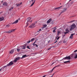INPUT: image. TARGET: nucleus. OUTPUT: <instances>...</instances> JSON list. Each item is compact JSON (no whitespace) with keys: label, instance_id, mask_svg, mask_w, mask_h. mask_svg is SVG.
Wrapping results in <instances>:
<instances>
[{"label":"nucleus","instance_id":"20e7f679","mask_svg":"<svg viewBox=\"0 0 77 77\" xmlns=\"http://www.w3.org/2000/svg\"><path fill=\"white\" fill-rule=\"evenodd\" d=\"M35 23H33L32 25L29 26V27L30 28H33L35 27Z\"/></svg>","mask_w":77,"mask_h":77},{"label":"nucleus","instance_id":"a19ab883","mask_svg":"<svg viewBox=\"0 0 77 77\" xmlns=\"http://www.w3.org/2000/svg\"><path fill=\"white\" fill-rule=\"evenodd\" d=\"M77 50L75 51L74 52V53H76V52H77Z\"/></svg>","mask_w":77,"mask_h":77},{"label":"nucleus","instance_id":"6ab92c4d","mask_svg":"<svg viewBox=\"0 0 77 77\" xmlns=\"http://www.w3.org/2000/svg\"><path fill=\"white\" fill-rule=\"evenodd\" d=\"M30 20H31V18L30 17H29L27 19V22H29L30 21Z\"/></svg>","mask_w":77,"mask_h":77},{"label":"nucleus","instance_id":"58836bf2","mask_svg":"<svg viewBox=\"0 0 77 77\" xmlns=\"http://www.w3.org/2000/svg\"><path fill=\"white\" fill-rule=\"evenodd\" d=\"M30 41H28V42H28V43H30Z\"/></svg>","mask_w":77,"mask_h":77},{"label":"nucleus","instance_id":"79ce46f5","mask_svg":"<svg viewBox=\"0 0 77 77\" xmlns=\"http://www.w3.org/2000/svg\"><path fill=\"white\" fill-rule=\"evenodd\" d=\"M13 31V32H14V31H15V30H16V29H12Z\"/></svg>","mask_w":77,"mask_h":77},{"label":"nucleus","instance_id":"dca6fc26","mask_svg":"<svg viewBox=\"0 0 77 77\" xmlns=\"http://www.w3.org/2000/svg\"><path fill=\"white\" fill-rule=\"evenodd\" d=\"M52 20V19H49L47 21V23H50L51 21Z\"/></svg>","mask_w":77,"mask_h":77},{"label":"nucleus","instance_id":"393cba45","mask_svg":"<svg viewBox=\"0 0 77 77\" xmlns=\"http://www.w3.org/2000/svg\"><path fill=\"white\" fill-rule=\"evenodd\" d=\"M43 27H44V28H45V27H47V24L44 25L43 26Z\"/></svg>","mask_w":77,"mask_h":77},{"label":"nucleus","instance_id":"f3484780","mask_svg":"<svg viewBox=\"0 0 77 77\" xmlns=\"http://www.w3.org/2000/svg\"><path fill=\"white\" fill-rule=\"evenodd\" d=\"M3 6H7V3H6V2H4L3 4Z\"/></svg>","mask_w":77,"mask_h":77},{"label":"nucleus","instance_id":"bf43d9fd","mask_svg":"<svg viewBox=\"0 0 77 77\" xmlns=\"http://www.w3.org/2000/svg\"><path fill=\"white\" fill-rule=\"evenodd\" d=\"M57 38V37H56V38Z\"/></svg>","mask_w":77,"mask_h":77},{"label":"nucleus","instance_id":"1a4fd4ad","mask_svg":"<svg viewBox=\"0 0 77 77\" xmlns=\"http://www.w3.org/2000/svg\"><path fill=\"white\" fill-rule=\"evenodd\" d=\"M5 68H6V66H4L3 67H2L0 69V71H1L2 70H3V69H4Z\"/></svg>","mask_w":77,"mask_h":77},{"label":"nucleus","instance_id":"c9c22d12","mask_svg":"<svg viewBox=\"0 0 77 77\" xmlns=\"http://www.w3.org/2000/svg\"><path fill=\"white\" fill-rule=\"evenodd\" d=\"M10 26L9 25H6V27H10Z\"/></svg>","mask_w":77,"mask_h":77},{"label":"nucleus","instance_id":"2eb2a0df","mask_svg":"<svg viewBox=\"0 0 77 77\" xmlns=\"http://www.w3.org/2000/svg\"><path fill=\"white\" fill-rule=\"evenodd\" d=\"M74 58L76 59L77 58V54H75L74 55Z\"/></svg>","mask_w":77,"mask_h":77},{"label":"nucleus","instance_id":"49530a36","mask_svg":"<svg viewBox=\"0 0 77 77\" xmlns=\"http://www.w3.org/2000/svg\"><path fill=\"white\" fill-rule=\"evenodd\" d=\"M44 28H45L43 26V27L42 28V30H43V29H44Z\"/></svg>","mask_w":77,"mask_h":77},{"label":"nucleus","instance_id":"5fc2aeb1","mask_svg":"<svg viewBox=\"0 0 77 77\" xmlns=\"http://www.w3.org/2000/svg\"><path fill=\"white\" fill-rule=\"evenodd\" d=\"M54 64V63H52V64L51 65H53Z\"/></svg>","mask_w":77,"mask_h":77},{"label":"nucleus","instance_id":"4d7b16f0","mask_svg":"<svg viewBox=\"0 0 77 77\" xmlns=\"http://www.w3.org/2000/svg\"><path fill=\"white\" fill-rule=\"evenodd\" d=\"M60 43V42H59L58 43V44H59Z\"/></svg>","mask_w":77,"mask_h":77},{"label":"nucleus","instance_id":"4be33fe9","mask_svg":"<svg viewBox=\"0 0 77 77\" xmlns=\"http://www.w3.org/2000/svg\"><path fill=\"white\" fill-rule=\"evenodd\" d=\"M4 33H11V31H8L4 32Z\"/></svg>","mask_w":77,"mask_h":77},{"label":"nucleus","instance_id":"ea45409f","mask_svg":"<svg viewBox=\"0 0 77 77\" xmlns=\"http://www.w3.org/2000/svg\"><path fill=\"white\" fill-rule=\"evenodd\" d=\"M77 50L75 51L74 52V53H76V52H77Z\"/></svg>","mask_w":77,"mask_h":77},{"label":"nucleus","instance_id":"3c124183","mask_svg":"<svg viewBox=\"0 0 77 77\" xmlns=\"http://www.w3.org/2000/svg\"><path fill=\"white\" fill-rule=\"evenodd\" d=\"M45 76H46V75H44L43 76V77H45Z\"/></svg>","mask_w":77,"mask_h":77},{"label":"nucleus","instance_id":"603ef678","mask_svg":"<svg viewBox=\"0 0 77 77\" xmlns=\"http://www.w3.org/2000/svg\"><path fill=\"white\" fill-rule=\"evenodd\" d=\"M36 46L37 47H38V45H36Z\"/></svg>","mask_w":77,"mask_h":77},{"label":"nucleus","instance_id":"f8f14e48","mask_svg":"<svg viewBox=\"0 0 77 77\" xmlns=\"http://www.w3.org/2000/svg\"><path fill=\"white\" fill-rule=\"evenodd\" d=\"M18 20H16L14 22H13L12 23V24H17V23H18Z\"/></svg>","mask_w":77,"mask_h":77},{"label":"nucleus","instance_id":"cd10ccee","mask_svg":"<svg viewBox=\"0 0 77 77\" xmlns=\"http://www.w3.org/2000/svg\"><path fill=\"white\" fill-rule=\"evenodd\" d=\"M60 66V65H57L56 66H55L54 67V68L55 69V68H56V67H58V66Z\"/></svg>","mask_w":77,"mask_h":77},{"label":"nucleus","instance_id":"864d4df0","mask_svg":"<svg viewBox=\"0 0 77 77\" xmlns=\"http://www.w3.org/2000/svg\"><path fill=\"white\" fill-rule=\"evenodd\" d=\"M56 29H57V28H55V29H54V30H56Z\"/></svg>","mask_w":77,"mask_h":77},{"label":"nucleus","instance_id":"a18cd8bd","mask_svg":"<svg viewBox=\"0 0 77 77\" xmlns=\"http://www.w3.org/2000/svg\"><path fill=\"white\" fill-rule=\"evenodd\" d=\"M51 48H49L48 49V50H50V49H51Z\"/></svg>","mask_w":77,"mask_h":77},{"label":"nucleus","instance_id":"4468645a","mask_svg":"<svg viewBox=\"0 0 77 77\" xmlns=\"http://www.w3.org/2000/svg\"><path fill=\"white\" fill-rule=\"evenodd\" d=\"M14 49H13L11 50V51L10 52V54H12V53H14Z\"/></svg>","mask_w":77,"mask_h":77},{"label":"nucleus","instance_id":"e433bc0d","mask_svg":"<svg viewBox=\"0 0 77 77\" xmlns=\"http://www.w3.org/2000/svg\"><path fill=\"white\" fill-rule=\"evenodd\" d=\"M64 59V58H63V59L61 60H60V61H62V60H65V59Z\"/></svg>","mask_w":77,"mask_h":77},{"label":"nucleus","instance_id":"bb28decb","mask_svg":"<svg viewBox=\"0 0 77 77\" xmlns=\"http://www.w3.org/2000/svg\"><path fill=\"white\" fill-rule=\"evenodd\" d=\"M74 20H72L71 21L69 22H68V23H73V22H74Z\"/></svg>","mask_w":77,"mask_h":77},{"label":"nucleus","instance_id":"de8ad7c7","mask_svg":"<svg viewBox=\"0 0 77 77\" xmlns=\"http://www.w3.org/2000/svg\"><path fill=\"white\" fill-rule=\"evenodd\" d=\"M38 41V39H37L35 41V42H36Z\"/></svg>","mask_w":77,"mask_h":77},{"label":"nucleus","instance_id":"412c9836","mask_svg":"<svg viewBox=\"0 0 77 77\" xmlns=\"http://www.w3.org/2000/svg\"><path fill=\"white\" fill-rule=\"evenodd\" d=\"M21 4H22V2H21L19 4H17V6H20V5H21Z\"/></svg>","mask_w":77,"mask_h":77},{"label":"nucleus","instance_id":"6e6d98bb","mask_svg":"<svg viewBox=\"0 0 77 77\" xmlns=\"http://www.w3.org/2000/svg\"><path fill=\"white\" fill-rule=\"evenodd\" d=\"M55 29V28H52V29Z\"/></svg>","mask_w":77,"mask_h":77},{"label":"nucleus","instance_id":"f257e3e1","mask_svg":"<svg viewBox=\"0 0 77 77\" xmlns=\"http://www.w3.org/2000/svg\"><path fill=\"white\" fill-rule=\"evenodd\" d=\"M75 28V24H73L72 25L70 29V31H72L73 29H74Z\"/></svg>","mask_w":77,"mask_h":77},{"label":"nucleus","instance_id":"13d9d810","mask_svg":"<svg viewBox=\"0 0 77 77\" xmlns=\"http://www.w3.org/2000/svg\"><path fill=\"white\" fill-rule=\"evenodd\" d=\"M20 18L19 19V20H20Z\"/></svg>","mask_w":77,"mask_h":77},{"label":"nucleus","instance_id":"c756f323","mask_svg":"<svg viewBox=\"0 0 77 77\" xmlns=\"http://www.w3.org/2000/svg\"><path fill=\"white\" fill-rule=\"evenodd\" d=\"M17 50L18 52H19L20 51V49L17 48Z\"/></svg>","mask_w":77,"mask_h":77},{"label":"nucleus","instance_id":"6e6552de","mask_svg":"<svg viewBox=\"0 0 77 77\" xmlns=\"http://www.w3.org/2000/svg\"><path fill=\"white\" fill-rule=\"evenodd\" d=\"M32 4H31V6H32L33 5H34V3H35V0H32Z\"/></svg>","mask_w":77,"mask_h":77},{"label":"nucleus","instance_id":"0eeeda50","mask_svg":"<svg viewBox=\"0 0 77 77\" xmlns=\"http://www.w3.org/2000/svg\"><path fill=\"white\" fill-rule=\"evenodd\" d=\"M61 8H62V6H61V7H59L55 8L54 10H59L61 9Z\"/></svg>","mask_w":77,"mask_h":77},{"label":"nucleus","instance_id":"c03bdc74","mask_svg":"<svg viewBox=\"0 0 77 77\" xmlns=\"http://www.w3.org/2000/svg\"><path fill=\"white\" fill-rule=\"evenodd\" d=\"M35 42H35V41L34 43L33 44V45H35Z\"/></svg>","mask_w":77,"mask_h":77},{"label":"nucleus","instance_id":"052dcab7","mask_svg":"<svg viewBox=\"0 0 77 77\" xmlns=\"http://www.w3.org/2000/svg\"><path fill=\"white\" fill-rule=\"evenodd\" d=\"M56 27H54L55 28H56Z\"/></svg>","mask_w":77,"mask_h":77},{"label":"nucleus","instance_id":"b1692460","mask_svg":"<svg viewBox=\"0 0 77 77\" xmlns=\"http://www.w3.org/2000/svg\"><path fill=\"white\" fill-rule=\"evenodd\" d=\"M54 68L52 69L51 70V71H50L49 72L50 73H51V72H53V70H54Z\"/></svg>","mask_w":77,"mask_h":77},{"label":"nucleus","instance_id":"09e8293b","mask_svg":"<svg viewBox=\"0 0 77 77\" xmlns=\"http://www.w3.org/2000/svg\"><path fill=\"white\" fill-rule=\"evenodd\" d=\"M57 42V40H56V42H55V43H56V42Z\"/></svg>","mask_w":77,"mask_h":77},{"label":"nucleus","instance_id":"72a5a7b5","mask_svg":"<svg viewBox=\"0 0 77 77\" xmlns=\"http://www.w3.org/2000/svg\"><path fill=\"white\" fill-rule=\"evenodd\" d=\"M64 33L65 35H66V33H68V32H64Z\"/></svg>","mask_w":77,"mask_h":77},{"label":"nucleus","instance_id":"c85d7f7f","mask_svg":"<svg viewBox=\"0 0 77 77\" xmlns=\"http://www.w3.org/2000/svg\"><path fill=\"white\" fill-rule=\"evenodd\" d=\"M41 31H42V30L41 29H39L37 32L38 33L39 32H41Z\"/></svg>","mask_w":77,"mask_h":77},{"label":"nucleus","instance_id":"a211bd4d","mask_svg":"<svg viewBox=\"0 0 77 77\" xmlns=\"http://www.w3.org/2000/svg\"><path fill=\"white\" fill-rule=\"evenodd\" d=\"M27 55H25L22 56V57L21 58V59H22L23 58H24V57H27Z\"/></svg>","mask_w":77,"mask_h":77},{"label":"nucleus","instance_id":"f704fd0d","mask_svg":"<svg viewBox=\"0 0 77 77\" xmlns=\"http://www.w3.org/2000/svg\"><path fill=\"white\" fill-rule=\"evenodd\" d=\"M27 48H28V49H29L30 50V48H29V46H27Z\"/></svg>","mask_w":77,"mask_h":77},{"label":"nucleus","instance_id":"aec40b11","mask_svg":"<svg viewBox=\"0 0 77 77\" xmlns=\"http://www.w3.org/2000/svg\"><path fill=\"white\" fill-rule=\"evenodd\" d=\"M57 35H59V34H60L61 33V32L60 31H57Z\"/></svg>","mask_w":77,"mask_h":77},{"label":"nucleus","instance_id":"39448f33","mask_svg":"<svg viewBox=\"0 0 77 77\" xmlns=\"http://www.w3.org/2000/svg\"><path fill=\"white\" fill-rule=\"evenodd\" d=\"M20 58H21L20 57H18L16 58V59L13 61V62H16L18 60H19Z\"/></svg>","mask_w":77,"mask_h":77},{"label":"nucleus","instance_id":"473e14b6","mask_svg":"<svg viewBox=\"0 0 77 77\" xmlns=\"http://www.w3.org/2000/svg\"><path fill=\"white\" fill-rule=\"evenodd\" d=\"M53 32L54 33H55V32H56V30H55V29L53 30Z\"/></svg>","mask_w":77,"mask_h":77},{"label":"nucleus","instance_id":"37998d69","mask_svg":"<svg viewBox=\"0 0 77 77\" xmlns=\"http://www.w3.org/2000/svg\"><path fill=\"white\" fill-rule=\"evenodd\" d=\"M11 32H14V31L12 29L11 30Z\"/></svg>","mask_w":77,"mask_h":77},{"label":"nucleus","instance_id":"8fccbe9b","mask_svg":"<svg viewBox=\"0 0 77 77\" xmlns=\"http://www.w3.org/2000/svg\"><path fill=\"white\" fill-rule=\"evenodd\" d=\"M34 46H35V45H36V44H35L34 45H33Z\"/></svg>","mask_w":77,"mask_h":77},{"label":"nucleus","instance_id":"7c9ffc66","mask_svg":"<svg viewBox=\"0 0 77 77\" xmlns=\"http://www.w3.org/2000/svg\"><path fill=\"white\" fill-rule=\"evenodd\" d=\"M35 40V38H32L31 39V42H32L33 41H34Z\"/></svg>","mask_w":77,"mask_h":77},{"label":"nucleus","instance_id":"5701e85b","mask_svg":"<svg viewBox=\"0 0 77 77\" xmlns=\"http://www.w3.org/2000/svg\"><path fill=\"white\" fill-rule=\"evenodd\" d=\"M69 60L64 62V63H69Z\"/></svg>","mask_w":77,"mask_h":77},{"label":"nucleus","instance_id":"4c0bfd02","mask_svg":"<svg viewBox=\"0 0 77 77\" xmlns=\"http://www.w3.org/2000/svg\"><path fill=\"white\" fill-rule=\"evenodd\" d=\"M60 38V37H58L57 38V40H58V39H59V38Z\"/></svg>","mask_w":77,"mask_h":77},{"label":"nucleus","instance_id":"ddd939ff","mask_svg":"<svg viewBox=\"0 0 77 77\" xmlns=\"http://www.w3.org/2000/svg\"><path fill=\"white\" fill-rule=\"evenodd\" d=\"M4 20V17H0V22L3 21Z\"/></svg>","mask_w":77,"mask_h":77},{"label":"nucleus","instance_id":"680f3d73","mask_svg":"<svg viewBox=\"0 0 77 77\" xmlns=\"http://www.w3.org/2000/svg\"><path fill=\"white\" fill-rule=\"evenodd\" d=\"M32 20H31V22H32Z\"/></svg>","mask_w":77,"mask_h":77},{"label":"nucleus","instance_id":"9b49d317","mask_svg":"<svg viewBox=\"0 0 77 77\" xmlns=\"http://www.w3.org/2000/svg\"><path fill=\"white\" fill-rule=\"evenodd\" d=\"M66 11V8H64L63 11L60 12V14H62V13L64 12H65V11Z\"/></svg>","mask_w":77,"mask_h":77},{"label":"nucleus","instance_id":"f03ea898","mask_svg":"<svg viewBox=\"0 0 77 77\" xmlns=\"http://www.w3.org/2000/svg\"><path fill=\"white\" fill-rule=\"evenodd\" d=\"M13 64H14L13 62L11 61L9 63L7 64V65L5 66H6V67H7V66H11V65H12Z\"/></svg>","mask_w":77,"mask_h":77},{"label":"nucleus","instance_id":"423d86ee","mask_svg":"<svg viewBox=\"0 0 77 77\" xmlns=\"http://www.w3.org/2000/svg\"><path fill=\"white\" fill-rule=\"evenodd\" d=\"M26 45H27V44H25L23 46H22L21 48H22V49H25Z\"/></svg>","mask_w":77,"mask_h":77},{"label":"nucleus","instance_id":"2f4dec72","mask_svg":"<svg viewBox=\"0 0 77 77\" xmlns=\"http://www.w3.org/2000/svg\"><path fill=\"white\" fill-rule=\"evenodd\" d=\"M13 9V8H10L9 9V11H11V10H12Z\"/></svg>","mask_w":77,"mask_h":77},{"label":"nucleus","instance_id":"9d476101","mask_svg":"<svg viewBox=\"0 0 77 77\" xmlns=\"http://www.w3.org/2000/svg\"><path fill=\"white\" fill-rule=\"evenodd\" d=\"M75 35V34H71L70 36L69 37V38H70V39H72V38L73 37V35Z\"/></svg>","mask_w":77,"mask_h":77},{"label":"nucleus","instance_id":"a878e982","mask_svg":"<svg viewBox=\"0 0 77 77\" xmlns=\"http://www.w3.org/2000/svg\"><path fill=\"white\" fill-rule=\"evenodd\" d=\"M66 31L67 32H69V30L68 29H66Z\"/></svg>","mask_w":77,"mask_h":77},{"label":"nucleus","instance_id":"7ed1b4c3","mask_svg":"<svg viewBox=\"0 0 77 77\" xmlns=\"http://www.w3.org/2000/svg\"><path fill=\"white\" fill-rule=\"evenodd\" d=\"M64 59H65V60H70V59H71V57L69 56L68 57H66L64 58Z\"/></svg>","mask_w":77,"mask_h":77}]
</instances>
